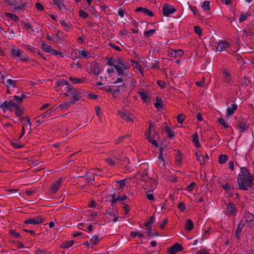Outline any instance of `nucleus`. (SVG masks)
I'll use <instances>...</instances> for the list:
<instances>
[{"label": "nucleus", "mask_w": 254, "mask_h": 254, "mask_svg": "<svg viewBox=\"0 0 254 254\" xmlns=\"http://www.w3.org/2000/svg\"><path fill=\"white\" fill-rule=\"evenodd\" d=\"M223 74H224V82L229 83L231 80V76L230 73H229L227 70L224 69L223 71Z\"/></svg>", "instance_id": "5701e85b"}, {"label": "nucleus", "mask_w": 254, "mask_h": 254, "mask_svg": "<svg viewBox=\"0 0 254 254\" xmlns=\"http://www.w3.org/2000/svg\"><path fill=\"white\" fill-rule=\"evenodd\" d=\"M118 113L120 117L124 120H126L127 121H132V115L129 112L119 111Z\"/></svg>", "instance_id": "f8f14e48"}, {"label": "nucleus", "mask_w": 254, "mask_h": 254, "mask_svg": "<svg viewBox=\"0 0 254 254\" xmlns=\"http://www.w3.org/2000/svg\"><path fill=\"white\" fill-rule=\"evenodd\" d=\"M204 83H205V80H204V78H203L202 80L200 81V82H198V81H197L195 82V84L197 86H199V87H202L204 85Z\"/></svg>", "instance_id": "0e129e2a"}, {"label": "nucleus", "mask_w": 254, "mask_h": 254, "mask_svg": "<svg viewBox=\"0 0 254 254\" xmlns=\"http://www.w3.org/2000/svg\"><path fill=\"white\" fill-rule=\"evenodd\" d=\"M106 60L108 61L107 64L109 65L113 66L115 65L116 59L114 57L108 58L106 57Z\"/></svg>", "instance_id": "473e14b6"}, {"label": "nucleus", "mask_w": 254, "mask_h": 254, "mask_svg": "<svg viewBox=\"0 0 254 254\" xmlns=\"http://www.w3.org/2000/svg\"><path fill=\"white\" fill-rule=\"evenodd\" d=\"M254 178L251 175L246 167L241 168V173L237 177L239 189L247 190V188H251L254 183Z\"/></svg>", "instance_id": "f257e3e1"}, {"label": "nucleus", "mask_w": 254, "mask_h": 254, "mask_svg": "<svg viewBox=\"0 0 254 254\" xmlns=\"http://www.w3.org/2000/svg\"><path fill=\"white\" fill-rule=\"evenodd\" d=\"M114 67L116 69L118 75L119 76H125L124 80H127V77H128L127 75V70L128 68V66L126 65H124V66H121L119 65H114Z\"/></svg>", "instance_id": "7ed1b4c3"}, {"label": "nucleus", "mask_w": 254, "mask_h": 254, "mask_svg": "<svg viewBox=\"0 0 254 254\" xmlns=\"http://www.w3.org/2000/svg\"><path fill=\"white\" fill-rule=\"evenodd\" d=\"M63 178H60L58 181L52 184L51 185L49 191L51 193L54 194L58 190L59 188L61 186L62 182H63Z\"/></svg>", "instance_id": "423d86ee"}, {"label": "nucleus", "mask_w": 254, "mask_h": 254, "mask_svg": "<svg viewBox=\"0 0 254 254\" xmlns=\"http://www.w3.org/2000/svg\"><path fill=\"white\" fill-rule=\"evenodd\" d=\"M193 29H194V31L196 34H198V35H201V29L199 26H198V25L194 26Z\"/></svg>", "instance_id": "c03bdc74"}, {"label": "nucleus", "mask_w": 254, "mask_h": 254, "mask_svg": "<svg viewBox=\"0 0 254 254\" xmlns=\"http://www.w3.org/2000/svg\"><path fill=\"white\" fill-rule=\"evenodd\" d=\"M15 108L16 109L15 114L17 116L20 117L23 114V112L22 110L20 109V107L19 105L18 108L15 107Z\"/></svg>", "instance_id": "de8ad7c7"}, {"label": "nucleus", "mask_w": 254, "mask_h": 254, "mask_svg": "<svg viewBox=\"0 0 254 254\" xmlns=\"http://www.w3.org/2000/svg\"><path fill=\"white\" fill-rule=\"evenodd\" d=\"M165 132L168 134V137H169L170 138H172L173 137L175 136L174 132L169 127H166Z\"/></svg>", "instance_id": "c756f323"}, {"label": "nucleus", "mask_w": 254, "mask_h": 254, "mask_svg": "<svg viewBox=\"0 0 254 254\" xmlns=\"http://www.w3.org/2000/svg\"><path fill=\"white\" fill-rule=\"evenodd\" d=\"M127 179H125L120 181H118L117 182L120 184V187L122 188L126 185Z\"/></svg>", "instance_id": "4d7b16f0"}, {"label": "nucleus", "mask_w": 254, "mask_h": 254, "mask_svg": "<svg viewBox=\"0 0 254 254\" xmlns=\"http://www.w3.org/2000/svg\"><path fill=\"white\" fill-rule=\"evenodd\" d=\"M192 142L196 147H200V144L198 141V136L196 133L192 135Z\"/></svg>", "instance_id": "a878e982"}, {"label": "nucleus", "mask_w": 254, "mask_h": 254, "mask_svg": "<svg viewBox=\"0 0 254 254\" xmlns=\"http://www.w3.org/2000/svg\"><path fill=\"white\" fill-rule=\"evenodd\" d=\"M71 94L72 95V98L73 99L72 101H74V102L75 101H78L81 97V96H79L77 93L76 90H73L72 92H71Z\"/></svg>", "instance_id": "c85d7f7f"}, {"label": "nucleus", "mask_w": 254, "mask_h": 254, "mask_svg": "<svg viewBox=\"0 0 254 254\" xmlns=\"http://www.w3.org/2000/svg\"><path fill=\"white\" fill-rule=\"evenodd\" d=\"M195 155H196V160L198 161V162H200V164L201 165H203L205 164V162L204 161H203L202 162L201 161V160H200V156L198 154L197 152H196L195 153Z\"/></svg>", "instance_id": "680f3d73"}, {"label": "nucleus", "mask_w": 254, "mask_h": 254, "mask_svg": "<svg viewBox=\"0 0 254 254\" xmlns=\"http://www.w3.org/2000/svg\"><path fill=\"white\" fill-rule=\"evenodd\" d=\"M99 241V238L97 236H93L90 239V242L93 244H96Z\"/></svg>", "instance_id": "603ef678"}, {"label": "nucleus", "mask_w": 254, "mask_h": 254, "mask_svg": "<svg viewBox=\"0 0 254 254\" xmlns=\"http://www.w3.org/2000/svg\"><path fill=\"white\" fill-rule=\"evenodd\" d=\"M54 3L60 10H63L65 8V6L63 3V0H53Z\"/></svg>", "instance_id": "4be33fe9"}, {"label": "nucleus", "mask_w": 254, "mask_h": 254, "mask_svg": "<svg viewBox=\"0 0 254 254\" xmlns=\"http://www.w3.org/2000/svg\"><path fill=\"white\" fill-rule=\"evenodd\" d=\"M145 137L147 139H149V138L151 137V128H148L145 133Z\"/></svg>", "instance_id": "338daca9"}, {"label": "nucleus", "mask_w": 254, "mask_h": 254, "mask_svg": "<svg viewBox=\"0 0 254 254\" xmlns=\"http://www.w3.org/2000/svg\"><path fill=\"white\" fill-rule=\"evenodd\" d=\"M184 52L181 50H174L173 53H171V56L173 57H181L183 55Z\"/></svg>", "instance_id": "bb28decb"}, {"label": "nucleus", "mask_w": 254, "mask_h": 254, "mask_svg": "<svg viewBox=\"0 0 254 254\" xmlns=\"http://www.w3.org/2000/svg\"><path fill=\"white\" fill-rule=\"evenodd\" d=\"M19 60L22 62H26L29 60V58L27 55L24 53L22 51L20 54V57H19Z\"/></svg>", "instance_id": "7c9ffc66"}, {"label": "nucleus", "mask_w": 254, "mask_h": 254, "mask_svg": "<svg viewBox=\"0 0 254 254\" xmlns=\"http://www.w3.org/2000/svg\"><path fill=\"white\" fill-rule=\"evenodd\" d=\"M155 221V216L154 215L152 216L150 218L149 221H146L144 225V226L146 227H148L149 225L151 224H152Z\"/></svg>", "instance_id": "ea45409f"}, {"label": "nucleus", "mask_w": 254, "mask_h": 254, "mask_svg": "<svg viewBox=\"0 0 254 254\" xmlns=\"http://www.w3.org/2000/svg\"><path fill=\"white\" fill-rule=\"evenodd\" d=\"M250 83V80L246 78H244L241 81V85L248 86Z\"/></svg>", "instance_id": "a18cd8bd"}, {"label": "nucleus", "mask_w": 254, "mask_h": 254, "mask_svg": "<svg viewBox=\"0 0 254 254\" xmlns=\"http://www.w3.org/2000/svg\"><path fill=\"white\" fill-rule=\"evenodd\" d=\"M178 207L181 212L184 211L186 208V206L184 202L180 203L178 205Z\"/></svg>", "instance_id": "3c124183"}, {"label": "nucleus", "mask_w": 254, "mask_h": 254, "mask_svg": "<svg viewBox=\"0 0 254 254\" xmlns=\"http://www.w3.org/2000/svg\"><path fill=\"white\" fill-rule=\"evenodd\" d=\"M237 107L236 104H233L231 105V107H228L227 109L226 117H228L232 116L234 114V111L237 110Z\"/></svg>", "instance_id": "f3484780"}, {"label": "nucleus", "mask_w": 254, "mask_h": 254, "mask_svg": "<svg viewBox=\"0 0 254 254\" xmlns=\"http://www.w3.org/2000/svg\"><path fill=\"white\" fill-rule=\"evenodd\" d=\"M218 122L219 123V124L220 125L223 126L225 128H229L230 127L229 125L227 123L225 122V121H224V120L223 118H219Z\"/></svg>", "instance_id": "4c0bfd02"}, {"label": "nucleus", "mask_w": 254, "mask_h": 254, "mask_svg": "<svg viewBox=\"0 0 254 254\" xmlns=\"http://www.w3.org/2000/svg\"><path fill=\"white\" fill-rule=\"evenodd\" d=\"M135 11L140 12L142 14L147 15V16H153V13L151 10L146 8L138 7L135 9Z\"/></svg>", "instance_id": "ddd939ff"}, {"label": "nucleus", "mask_w": 254, "mask_h": 254, "mask_svg": "<svg viewBox=\"0 0 254 254\" xmlns=\"http://www.w3.org/2000/svg\"><path fill=\"white\" fill-rule=\"evenodd\" d=\"M155 32V29H150L148 31H145L144 32V35L146 37H149L152 36Z\"/></svg>", "instance_id": "58836bf2"}, {"label": "nucleus", "mask_w": 254, "mask_h": 254, "mask_svg": "<svg viewBox=\"0 0 254 254\" xmlns=\"http://www.w3.org/2000/svg\"><path fill=\"white\" fill-rule=\"evenodd\" d=\"M12 100H13V101H14L17 102V103H18V104H20L23 101L22 100V98L18 96H14V99Z\"/></svg>", "instance_id": "bf43d9fd"}, {"label": "nucleus", "mask_w": 254, "mask_h": 254, "mask_svg": "<svg viewBox=\"0 0 254 254\" xmlns=\"http://www.w3.org/2000/svg\"><path fill=\"white\" fill-rule=\"evenodd\" d=\"M74 243V241L71 240L69 241H66L65 242L63 243L62 244V247L64 248H68L71 246Z\"/></svg>", "instance_id": "f704fd0d"}, {"label": "nucleus", "mask_w": 254, "mask_h": 254, "mask_svg": "<svg viewBox=\"0 0 254 254\" xmlns=\"http://www.w3.org/2000/svg\"><path fill=\"white\" fill-rule=\"evenodd\" d=\"M128 135H125V136H120L117 139H116L115 141V143L116 144H119V143L122 142L124 139L127 137V136Z\"/></svg>", "instance_id": "09e8293b"}, {"label": "nucleus", "mask_w": 254, "mask_h": 254, "mask_svg": "<svg viewBox=\"0 0 254 254\" xmlns=\"http://www.w3.org/2000/svg\"><path fill=\"white\" fill-rule=\"evenodd\" d=\"M15 107L18 108V105L14 103L13 100H10L9 101H5L0 105V108L1 109L3 112H5L6 110L12 111V108Z\"/></svg>", "instance_id": "20e7f679"}, {"label": "nucleus", "mask_w": 254, "mask_h": 254, "mask_svg": "<svg viewBox=\"0 0 254 254\" xmlns=\"http://www.w3.org/2000/svg\"><path fill=\"white\" fill-rule=\"evenodd\" d=\"M43 221V219L40 216H37L34 218H30L24 221V223L29 224H31L33 225H36L41 223Z\"/></svg>", "instance_id": "6e6552de"}, {"label": "nucleus", "mask_w": 254, "mask_h": 254, "mask_svg": "<svg viewBox=\"0 0 254 254\" xmlns=\"http://www.w3.org/2000/svg\"><path fill=\"white\" fill-rule=\"evenodd\" d=\"M21 50L17 48L15 46H13L11 50V57L13 59L19 58Z\"/></svg>", "instance_id": "2eb2a0df"}, {"label": "nucleus", "mask_w": 254, "mask_h": 254, "mask_svg": "<svg viewBox=\"0 0 254 254\" xmlns=\"http://www.w3.org/2000/svg\"><path fill=\"white\" fill-rule=\"evenodd\" d=\"M42 48L45 52L50 53H51L53 50L51 46L46 45L44 42H42Z\"/></svg>", "instance_id": "2f4dec72"}, {"label": "nucleus", "mask_w": 254, "mask_h": 254, "mask_svg": "<svg viewBox=\"0 0 254 254\" xmlns=\"http://www.w3.org/2000/svg\"><path fill=\"white\" fill-rule=\"evenodd\" d=\"M115 65H119L121 66H124V65H125V64L124 63V61L118 58L117 60L116 59V62H115Z\"/></svg>", "instance_id": "8fccbe9b"}, {"label": "nucleus", "mask_w": 254, "mask_h": 254, "mask_svg": "<svg viewBox=\"0 0 254 254\" xmlns=\"http://www.w3.org/2000/svg\"><path fill=\"white\" fill-rule=\"evenodd\" d=\"M254 215L249 212H246L245 214V223L249 224H254Z\"/></svg>", "instance_id": "9b49d317"}, {"label": "nucleus", "mask_w": 254, "mask_h": 254, "mask_svg": "<svg viewBox=\"0 0 254 254\" xmlns=\"http://www.w3.org/2000/svg\"><path fill=\"white\" fill-rule=\"evenodd\" d=\"M74 104V101H65L63 104L59 105L57 108H60L62 109H67L71 104Z\"/></svg>", "instance_id": "6ab92c4d"}, {"label": "nucleus", "mask_w": 254, "mask_h": 254, "mask_svg": "<svg viewBox=\"0 0 254 254\" xmlns=\"http://www.w3.org/2000/svg\"><path fill=\"white\" fill-rule=\"evenodd\" d=\"M112 197V200L110 201L111 203V205L113 207H114V204L116 202L118 201H123L126 200L127 198V196L125 195L123 196H118L117 197H116V194H113L111 195Z\"/></svg>", "instance_id": "dca6fc26"}, {"label": "nucleus", "mask_w": 254, "mask_h": 254, "mask_svg": "<svg viewBox=\"0 0 254 254\" xmlns=\"http://www.w3.org/2000/svg\"><path fill=\"white\" fill-rule=\"evenodd\" d=\"M227 210L228 212L231 215L235 216L236 215V208L234 203L233 202H229L227 205Z\"/></svg>", "instance_id": "4468645a"}, {"label": "nucleus", "mask_w": 254, "mask_h": 254, "mask_svg": "<svg viewBox=\"0 0 254 254\" xmlns=\"http://www.w3.org/2000/svg\"><path fill=\"white\" fill-rule=\"evenodd\" d=\"M129 236L130 237H135L136 236H137L140 238H143L144 237V235L143 234L140 233L139 232H133V231L130 232Z\"/></svg>", "instance_id": "cd10ccee"}, {"label": "nucleus", "mask_w": 254, "mask_h": 254, "mask_svg": "<svg viewBox=\"0 0 254 254\" xmlns=\"http://www.w3.org/2000/svg\"><path fill=\"white\" fill-rule=\"evenodd\" d=\"M195 183L194 182H192L191 183L190 185H189L188 187H187V190H188L189 191H192L194 186H195Z\"/></svg>", "instance_id": "774afa93"}, {"label": "nucleus", "mask_w": 254, "mask_h": 254, "mask_svg": "<svg viewBox=\"0 0 254 254\" xmlns=\"http://www.w3.org/2000/svg\"><path fill=\"white\" fill-rule=\"evenodd\" d=\"M147 233H148V237H151L152 236H158V233L156 232H155L153 234H151V227L149 228V229H148Z\"/></svg>", "instance_id": "5fc2aeb1"}, {"label": "nucleus", "mask_w": 254, "mask_h": 254, "mask_svg": "<svg viewBox=\"0 0 254 254\" xmlns=\"http://www.w3.org/2000/svg\"><path fill=\"white\" fill-rule=\"evenodd\" d=\"M61 24L63 26L66 31H69L71 25L69 23H66L65 21L63 20L60 21Z\"/></svg>", "instance_id": "72a5a7b5"}, {"label": "nucleus", "mask_w": 254, "mask_h": 254, "mask_svg": "<svg viewBox=\"0 0 254 254\" xmlns=\"http://www.w3.org/2000/svg\"><path fill=\"white\" fill-rule=\"evenodd\" d=\"M57 85L58 86L69 85V83L66 80L63 79L57 82Z\"/></svg>", "instance_id": "79ce46f5"}, {"label": "nucleus", "mask_w": 254, "mask_h": 254, "mask_svg": "<svg viewBox=\"0 0 254 254\" xmlns=\"http://www.w3.org/2000/svg\"><path fill=\"white\" fill-rule=\"evenodd\" d=\"M155 107L158 109L160 110L163 107V104L162 100L160 99L158 97H156V102L154 103Z\"/></svg>", "instance_id": "b1692460"}, {"label": "nucleus", "mask_w": 254, "mask_h": 254, "mask_svg": "<svg viewBox=\"0 0 254 254\" xmlns=\"http://www.w3.org/2000/svg\"><path fill=\"white\" fill-rule=\"evenodd\" d=\"M184 116L183 114H179L177 117V121L179 123L182 124L184 120Z\"/></svg>", "instance_id": "6e6d98bb"}, {"label": "nucleus", "mask_w": 254, "mask_h": 254, "mask_svg": "<svg viewBox=\"0 0 254 254\" xmlns=\"http://www.w3.org/2000/svg\"><path fill=\"white\" fill-rule=\"evenodd\" d=\"M183 249V247L177 243L168 249V252L169 254H175L176 253L182 251Z\"/></svg>", "instance_id": "0eeeda50"}, {"label": "nucleus", "mask_w": 254, "mask_h": 254, "mask_svg": "<svg viewBox=\"0 0 254 254\" xmlns=\"http://www.w3.org/2000/svg\"><path fill=\"white\" fill-rule=\"evenodd\" d=\"M210 1H204L202 5V7L204 10H208L210 9L209 7Z\"/></svg>", "instance_id": "a19ab883"}, {"label": "nucleus", "mask_w": 254, "mask_h": 254, "mask_svg": "<svg viewBox=\"0 0 254 254\" xmlns=\"http://www.w3.org/2000/svg\"><path fill=\"white\" fill-rule=\"evenodd\" d=\"M176 11V9L172 5L168 4H163L162 5V12L164 16L173 14Z\"/></svg>", "instance_id": "39448f33"}, {"label": "nucleus", "mask_w": 254, "mask_h": 254, "mask_svg": "<svg viewBox=\"0 0 254 254\" xmlns=\"http://www.w3.org/2000/svg\"><path fill=\"white\" fill-rule=\"evenodd\" d=\"M141 99L145 102H148L150 101V97L147 95L145 92L139 91L138 92Z\"/></svg>", "instance_id": "aec40b11"}, {"label": "nucleus", "mask_w": 254, "mask_h": 254, "mask_svg": "<svg viewBox=\"0 0 254 254\" xmlns=\"http://www.w3.org/2000/svg\"><path fill=\"white\" fill-rule=\"evenodd\" d=\"M221 187L225 190H226V191L230 190V186L228 184H226V185H223L221 186Z\"/></svg>", "instance_id": "69168bd1"}, {"label": "nucleus", "mask_w": 254, "mask_h": 254, "mask_svg": "<svg viewBox=\"0 0 254 254\" xmlns=\"http://www.w3.org/2000/svg\"><path fill=\"white\" fill-rule=\"evenodd\" d=\"M245 226V222L243 220L240 221L238 225H237V229L235 233V237L237 239H239L240 237V234L242 232V230Z\"/></svg>", "instance_id": "9d476101"}, {"label": "nucleus", "mask_w": 254, "mask_h": 254, "mask_svg": "<svg viewBox=\"0 0 254 254\" xmlns=\"http://www.w3.org/2000/svg\"><path fill=\"white\" fill-rule=\"evenodd\" d=\"M5 85L7 87H8L9 85H11L13 87H15L16 86L15 82L11 79H8L6 81Z\"/></svg>", "instance_id": "c9c22d12"}, {"label": "nucleus", "mask_w": 254, "mask_h": 254, "mask_svg": "<svg viewBox=\"0 0 254 254\" xmlns=\"http://www.w3.org/2000/svg\"><path fill=\"white\" fill-rule=\"evenodd\" d=\"M236 60L240 62V63L241 64H244L245 62V61L243 60L242 57L240 55H236Z\"/></svg>", "instance_id": "864d4df0"}, {"label": "nucleus", "mask_w": 254, "mask_h": 254, "mask_svg": "<svg viewBox=\"0 0 254 254\" xmlns=\"http://www.w3.org/2000/svg\"><path fill=\"white\" fill-rule=\"evenodd\" d=\"M36 7L39 10L42 11L44 10V6L42 4L39 2H37L36 3Z\"/></svg>", "instance_id": "e2e57ef3"}, {"label": "nucleus", "mask_w": 254, "mask_h": 254, "mask_svg": "<svg viewBox=\"0 0 254 254\" xmlns=\"http://www.w3.org/2000/svg\"><path fill=\"white\" fill-rule=\"evenodd\" d=\"M9 234L16 239H19L22 237L20 234L16 232L14 230H10Z\"/></svg>", "instance_id": "e433bc0d"}, {"label": "nucleus", "mask_w": 254, "mask_h": 254, "mask_svg": "<svg viewBox=\"0 0 254 254\" xmlns=\"http://www.w3.org/2000/svg\"><path fill=\"white\" fill-rule=\"evenodd\" d=\"M105 162L110 165H113L115 164V161L110 158L105 159Z\"/></svg>", "instance_id": "13d9d810"}, {"label": "nucleus", "mask_w": 254, "mask_h": 254, "mask_svg": "<svg viewBox=\"0 0 254 254\" xmlns=\"http://www.w3.org/2000/svg\"><path fill=\"white\" fill-rule=\"evenodd\" d=\"M228 159V157L226 154L220 155L218 157V162L219 164H223L225 163Z\"/></svg>", "instance_id": "393cba45"}, {"label": "nucleus", "mask_w": 254, "mask_h": 254, "mask_svg": "<svg viewBox=\"0 0 254 254\" xmlns=\"http://www.w3.org/2000/svg\"><path fill=\"white\" fill-rule=\"evenodd\" d=\"M93 74L98 75L100 72V66L98 65H95L94 69L93 70Z\"/></svg>", "instance_id": "37998d69"}, {"label": "nucleus", "mask_w": 254, "mask_h": 254, "mask_svg": "<svg viewBox=\"0 0 254 254\" xmlns=\"http://www.w3.org/2000/svg\"><path fill=\"white\" fill-rule=\"evenodd\" d=\"M51 54L54 55H59L60 57H63L62 53L59 51H56L54 49H53L51 52Z\"/></svg>", "instance_id": "052dcab7"}, {"label": "nucleus", "mask_w": 254, "mask_h": 254, "mask_svg": "<svg viewBox=\"0 0 254 254\" xmlns=\"http://www.w3.org/2000/svg\"><path fill=\"white\" fill-rule=\"evenodd\" d=\"M21 23L23 25V28L27 30L30 29L31 28V25L28 22H25L23 21H21Z\"/></svg>", "instance_id": "49530a36"}, {"label": "nucleus", "mask_w": 254, "mask_h": 254, "mask_svg": "<svg viewBox=\"0 0 254 254\" xmlns=\"http://www.w3.org/2000/svg\"><path fill=\"white\" fill-rule=\"evenodd\" d=\"M193 228V223L191 220L188 219L186 223L185 229L187 231L191 230Z\"/></svg>", "instance_id": "412c9836"}, {"label": "nucleus", "mask_w": 254, "mask_h": 254, "mask_svg": "<svg viewBox=\"0 0 254 254\" xmlns=\"http://www.w3.org/2000/svg\"><path fill=\"white\" fill-rule=\"evenodd\" d=\"M9 3L12 11L18 14H20L22 11L26 9L25 3L21 1V0H13Z\"/></svg>", "instance_id": "f03ea898"}, {"label": "nucleus", "mask_w": 254, "mask_h": 254, "mask_svg": "<svg viewBox=\"0 0 254 254\" xmlns=\"http://www.w3.org/2000/svg\"><path fill=\"white\" fill-rule=\"evenodd\" d=\"M230 46L229 43L226 41H220L217 44L216 47L217 51L222 52L224 50L227 49Z\"/></svg>", "instance_id": "1a4fd4ad"}, {"label": "nucleus", "mask_w": 254, "mask_h": 254, "mask_svg": "<svg viewBox=\"0 0 254 254\" xmlns=\"http://www.w3.org/2000/svg\"><path fill=\"white\" fill-rule=\"evenodd\" d=\"M238 129L240 130V131L241 132H243L247 130L248 129V126H247V124L245 122H244L243 121H240L238 123Z\"/></svg>", "instance_id": "a211bd4d"}]
</instances>
